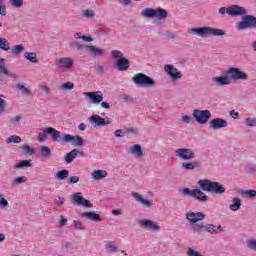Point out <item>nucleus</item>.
Wrapping results in <instances>:
<instances>
[{"mask_svg":"<svg viewBox=\"0 0 256 256\" xmlns=\"http://www.w3.org/2000/svg\"><path fill=\"white\" fill-rule=\"evenodd\" d=\"M189 35H196L201 39H207L208 37H223L225 32L219 28L211 26H204L199 28H191L188 30Z\"/></svg>","mask_w":256,"mask_h":256,"instance_id":"obj_1","label":"nucleus"},{"mask_svg":"<svg viewBox=\"0 0 256 256\" xmlns=\"http://www.w3.org/2000/svg\"><path fill=\"white\" fill-rule=\"evenodd\" d=\"M198 186L202 191L212 193V195H223L225 193V186L219 182L202 179L198 181Z\"/></svg>","mask_w":256,"mask_h":256,"instance_id":"obj_2","label":"nucleus"},{"mask_svg":"<svg viewBox=\"0 0 256 256\" xmlns=\"http://www.w3.org/2000/svg\"><path fill=\"white\" fill-rule=\"evenodd\" d=\"M132 81L136 87H140L142 89H153L157 87V82L144 73H137L133 76Z\"/></svg>","mask_w":256,"mask_h":256,"instance_id":"obj_3","label":"nucleus"},{"mask_svg":"<svg viewBox=\"0 0 256 256\" xmlns=\"http://www.w3.org/2000/svg\"><path fill=\"white\" fill-rule=\"evenodd\" d=\"M111 57L113 59H117L115 62V67L118 69V71H127V69L131 67V62L124 57L123 52L119 50H112Z\"/></svg>","mask_w":256,"mask_h":256,"instance_id":"obj_4","label":"nucleus"},{"mask_svg":"<svg viewBox=\"0 0 256 256\" xmlns=\"http://www.w3.org/2000/svg\"><path fill=\"white\" fill-rule=\"evenodd\" d=\"M142 17L146 19H158V21H163L168 16L167 10L163 8H145L141 12Z\"/></svg>","mask_w":256,"mask_h":256,"instance_id":"obj_5","label":"nucleus"},{"mask_svg":"<svg viewBox=\"0 0 256 256\" xmlns=\"http://www.w3.org/2000/svg\"><path fill=\"white\" fill-rule=\"evenodd\" d=\"M181 193L184 197H193V199L199 203H207V201H209V196H207V194H205V192L201 191L199 188L192 190L189 188H184L181 190Z\"/></svg>","mask_w":256,"mask_h":256,"instance_id":"obj_6","label":"nucleus"},{"mask_svg":"<svg viewBox=\"0 0 256 256\" xmlns=\"http://www.w3.org/2000/svg\"><path fill=\"white\" fill-rule=\"evenodd\" d=\"M226 75H228L230 83H233V81H249V74L241 68L229 67L226 70Z\"/></svg>","mask_w":256,"mask_h":256,"instance_id":"obj_7","label":"nucleus"},{"mask_svg":"<svg viewBox=\"0 0 256 256\" xmlns=\"http://www.w3.org/2000/svg\"><path fill=\"white\" fill-rule=\"evenodd\" d=\"M47 135H50L53 141H58V143L61 142V132L52 127H47L43 132H40L38 134V141H40V143H45V141H47Z\"/></svg>","mask_w":256,"mask_h":256,"instance_id":"obj_8","label":"nucleus"},{"mask_svg":"<svg viewBox=\"0 0 256 256\" xmlns=\"http://www.w3.org/2000/svg\"><path fill=\"white\" fill-rule=\"evenodd\" d=\"M238 31H245L247 29H256V18L253 15L242 16V21L236 24Z\"/></svg>","mask_w":256,"mask_h":256,"instance_id":"obj_9","label":"nucleus"},{"mask_svg":"<svg viewBox=\"0 0 256 256\" xmlns=\"http://www.w3.org/2000/svg\"><path fill=\"white\" fill-rule=\"evenodd\" d=\"M211 115L210 110L194 109L192 112V117L195 118L198 125H207V123H209V119H211Z\"/></svg>","mask_w":256,"mask_h":256,"instance_id":"obj_10","label":"nucleus"},{"mask_svg":"<svg viewBox=\"0 0 256 256\" xmlns=\"http://www.w3.org/2000/svg\"><path fill=\"white\" fill-rule=\"evenodd\" d=\"M175 157L180 159V161H193L197 155L195 150L191 148H178L174 151Z\"/></svg>","mask_w":256,"mask_h":256,"instance_id":"obj_11","label":"nucleus"},{"mask_svg":"<svg viewBox=\"0 0 256 256\" xmlns=\"http://www.w3.org/2000/svg\"><path fill=\"white\" fill-rule=\"evenodd\" d=\"M164 71L166 74H168L170 76L172 83H175V82L183 79V74L173 64L164 65Z\"/></svg>","mask_w":256,"mask_h":256,"instance_id":"obj_12","label":"nucleus"},{"mask_svg":"<svg viewBox=\"0 0 256 256\" xmlns=\"http://www.w3.org/2000/svg\"><path fill=\"white\" fill-rule=\"evenodd\" d=\"M61 143H71L74 147H83L84 141L81 136H73L71 134H64L63 137L60 136Z\"/></svg>","mask_w":256,"mask_h":256,"instance_id":"obj_13","label":"nucleus"},{"mask_svg":"<svg viewBox=\"0 0 256 256\" xmlns=\"http://www.w3.org/2000/svg\"><path fill=\"white\" fill-rule=\"evenodd\" d=\"M83 96L86 101H88V103H92V105H99L103 101V92L101 91L84 92Z\"/></svg>","mask_w":256,"mask_h":256,"instance_id":"obj_14","label":"nucleus"},{"mask_svg":"<svg viewBox=\"0 0 256 256\" xmlns=\"http://www.w3.org/2000/svg\"><path fill=\"white\" fill-rule=\"evenodd\" d=\"M205 217H207V215L203 212L188 211L185 213V219L190 225H195V223H199V221H204Z\"/></svg>","mask_w":256,"mask_h":256,"instance_id":"obj_15","label":"nucleus"},{"mask_svg":"<svg viewBox=\"0 0 256 256\" xmlns=\"http://www.w3.org/2000/svg\"><path fill=\"white\" fill-rule=\"evenodd\" d=\"M89 121L93 127H105L107 125H111L113 120L109 117L102 118L101 116L94 114L89 118Z\"/></svg>","mask_w":256,"mask_h":256,"instance_id":"obj_16","label":"nucleus"},{"mask_svg":"<svg viewBox=\"0 0 256 256\" xmlns=\"http://www.w3.org/2000/svg\"><path fill=\"white\" fill-rule=\"evenodd\" d=\"M139 225L142 229L146 231H151L152 233H157L161 231V226L157 224V222L149 219H144L139 221Z\"/></svg>","mask_w":256,"mask_h":256,"instance_id":"obj_17","label":"nucleus"},{"mask_svg":"<svg viewBox=\"0 0 256 256\" xmlns=\"http://www.w3.org/2000/svg\"><path fill=\"white\" fill-rule=\"evenodd\" d=\"M72 203L73 205H78V207H93V204L87 199L83 197L81 192H75L72 196Z\"/></svg>","mask_w":256,"mask_h":256,"instance_id":"obj_18","label":"nucleus"},{"mask_svg":"<svg viewBox=\"0 0 256 256\" xmlns=\"http://www.w3.org/2000/svg\"><path fill=\"white\" fill-rule=\"evenodd\" d=\"M84 48L92 59H97V57H105V55H107V51H105V49L95 45H86Z\"/></svg>","mask_w":256,"mask_h":256,"instance_id":"obj_19","label":"nucleus"},{"mask_svg":"<svg viewBox=\"0 0 256 256\" xmlns=\"http://www.w3.org/2000/svg\"><path fill=\"white\" fill-rule=\"evenodd\" d=\"M55 63L61 71H70V69H73V58L71 57L58 58Z\"/></svg>","mask_w":256,"mask_h":256,"instance_id":"obj_20","label":"nucleus"},{"mask_svg":"<svg viewBox=\"0 0 256 256\" xmlns=\"http://www.w3.org/2000/svg\"><path fill=\"white\" fill-rule=\"evenodd\" d=\"M228 15L230 17H243L247 15V9L239 5L228 6Z\"/></svg>","mask_w":256,"mask_h":256,"instance_id":"obj_21","label":"nucleus"},{"mask_svg":"<svg viewBox=\"0 0 256 256\" xmlns=\"http://www.w3.org/2000/svg\"><path fill=\"white\" fill-rule=\"evenodd\" d=\"M131 196L133 197L136 203L142 205V207H146L147 209H151L153 207V201L143 197L139 192H132Z\"/></svg>","mask_w":256,"mask_h":256,"instance_id":"obj_22","label":"nucleus"},{"mask_svg":"<svg viewBox=\"0 0 256 256\" xmlns=\"http://www.w3.org/2000/svg\"><path fill=\"white\" fill-rule=\"evenodd\" d=\"M229 127V122L223 118H214L210 121V128L213 131H218V129H227Z\"/></svg>","mask_w":256,"mask_h":256,"instance_id":"obj_23","label":"nucleus"},{"mask_svg":"<svg viewBox=\"0 0 256 256\" xmlns=\"http://www.w3.org/2000/svg\"><path fill=\"white\" fill-rule=\"evenodd\" d=\"M212 81L216 87H225L227 85H231V78L229 75L226 76H216L212 78Z\"/></svg>","mask_w":256,"mask_h":256,"instance_id":"obj_24","label":"nucleus"},{"mask_svg":"<svg viewBox=\"0 0 256 256\" xmlns=\"http://www.w3.org/2000/svg\"><path fill=\"white\" fill-rule=\"evenodd\" d=\"M109 175L107 170L103 169H96L93 170L91 173V177L93 181H102V179H106V177Z\"/></svg>","mask_w":256,"mask_h":256,"instance_id":"obj_25","label":"nucleus"},{"mask_svg":"<svg viewBox=\"0 0 256 256\" xmlns=\"http://www.w3.org/2000/svg\"><path fill=\"white\" fill-rule=\"evenodd\" d=\"M200 166L199 161L183 162L182 169L184 171H195Z\"/></svg>","mask_w":256,"mask_h":256,"instance_id":"obj_26","label":"nucleus"},{"mask_svg":"<svg viewBox=\"0 0 256 256\" xmlns=\"http://www.w3.org/2000/svg\"><path fill=\"white\" fill-rule=\"evenodd\" d=\"M81 217L85 219H89L90 221H101V216L93 211L91 212H83L80 214Z\"/></svg>","mask_w":256,"mask_h":256,"instance_id":"obj_27","label":"nucleus"},{"mask_svg":"<svg viewBox=\"0 0 256 256\" xmlns=\"http://www.w3.org/2000/svg\"><path fill=\"white\" fill-rule=\"evenodd\" d=\"M230 211H239L241 209V198L234 197L232 199V203L229 206Z\"/></svg>","mask_w":256,"mask_h":256,"instance_id":"obj_28","label":"nucleus"},{"mask_svg":"<svg viewBox=\"0 0 256 256\" xmlns=\"http://www.w3.org/2000/svg\"><path fill=\"white\" fill-rule=\"evenodd\" d=\"M10 51L11 55H13L14 57H19V55H21V52L25 51V46H23L22 44H17L10 48Z\"/></svg>","mask_w":256,"mask_h":256,"instance_id":"obj_29","label":"nucleus"},{"mask_svg":"<svg viewBox=\"0 0 256 256\" xmlns=\"http://www.w3.org/2000/svg\"><path fill=\"white\" fill-rule=\"evenodd\" d=\"M24 59H26L30 63H39V58L37 57V53L35 52H25Z\"/></svg>","mask_w":256,"mask_h":256,"instance_id":"obj_30","label":"nucleus"},{"mask_svg":"<svg viewBox=\"0 0 256 256\" xmlns=\"http://www.w3.org/2000/svg\"><path fill=\"white\" fill-rule=\"evenodd\" d=\"M131 155L134 157H143V149H141V145L136 144L130 148Z\"/></svg>","mask_w":256,"mask_h":256,"instance_id":"obj_31","label":"nucleus"},{"mask_svg":"<svg viewBox=\"0 0 256 256\" xmlns=\"http://www.w3.org/2000/svg\"><path fill=\"white\" fill-rule=\"evenodd\" d=\"M78 155H79V150L73 149L72 151L66 154L65 156L66 163H73V161Z\"/></svg>","mask_w":256,"mask_h":256,"instance_id":"obj_32","label":"nucleus"},{"mask_svg":"<svg viewBox=\"0 0 256 256\" xmlns=\"http://www.w3.org/2000/svg\"><path fill=\"white\" fill-rule=\"evenodd\" d=\"M58 89L60 91H73V89H75V83L71 81L64 82L58 87Z\"/></svg>","mask_w":256,"mask_h":256,"instance_id":"obj_33","label":"nucleus"},{"mask_svg":"<svg viewBox=\"0 0 256 256\" xmlns=\"http://www.w3.org/2000/svg\"><path fill=\"white\" fill-rule=\"evenodd\" d=\"M204 231H206V233H210V235H217L219 233L215 224H204Z\"/></svg>","mask_w":256,"mask_h":256,"instance_id":"obj_34","label":"nucleus"},{"mask_svg":"<svg viewBox=\"0 0 256 256\" xmlns=\"http://www.w3.org/2000/svg\"><path fill=\"white\" fill-rule=\"evenodd\" d=\"M241 195L244 199H255L256 197V190L249 189V190H243L241 192Z\"/></svg>","mask_w":256,"mask_h":256,"instance_id":"obj_35","label":"nucleus"},{"mask_svg":"<svg viewBox=\"0 0 256 256\" xmlns=\"http://www.w3.org/2000/svg\"><path fill=\"white\" fill-rule=\"evenodd\" d=\"M193 233H203L205 231V224L204 223H195L191 224Z\"/></svg>","mask_w":256,"mask_h":256,"instance_id":"obj_36","label":"nucleus"},{"mask_svg":"<svg viewBox=\"0 0 256 256\" xmlns=\"http://www.w3.org/2000/svg\"><path fill=\"white\" fill-rule=\"evenodd\" d=\"M193 233H203L205 231V224L204 223H195L191 224Z\"/></svg>","mask_w":256,"mask_h":256,"instance_id":"obj_37","label":"nucleus"},{"mask_svg":"<svg viewBox=\"0 0 256 256\" xmlns=\"http://www.w3.org/2000/svg\"><path fill=\"white\" fill-rule=\"evenodd\" d=\"M0 50L1 51H11V44L7 39L0 38Z\"/></svg>","mask_w":256,"mask_h":256,"instance_id":"obj_38","label":"nucleus"},{"mask_svg":"<svg viewBox=\"0 0 256 256\" xmlns=\"http://www.w3.org/2000/svg\"><path fill=\"white\" fill-rule=\"evenodd\" d=\"M68 177H69V170H66V169L58 171L55 175V178L58 179V181H63Z\"/></svg>","mask_w":256,"mask_h":256,"instance_id":"obj_39","label":"nucleus"},{"mask_svg":"<svg viewBox=\"0 0 256 256\" xmlns=\"http://www.w3.org/2000/svg\"><path fill=\"white\" fill-rule=\"evenodd\" d=\"M12 183L15 187H19V185H23V183H27V177L25 176L16 177L13 179Z\"/></svg>","mask_w":256,"mask_h":256,"instance_id":"obj_40","label":"nucleus"},{"mask_svg":"<svg viewBox=\"0 0 256 256\" xmlns=\"http://www.w3.org/2000/svg\"><path fill=\"white\" fill-rule=\"evenodd\" d=\"M0 72L4 75H9L10 77H15L13 74H9V70H7V67H5V59H0Z\"/></svg>","mask_w":256,"mask_h":256,"instance_id":"obj_41","label":"nucleus"},{"mask_svg":"<svg viewBox=\"0 0 256 256\" xmlns=\"http://www.w3.org/2000/svg\"><path fill=\"white\" fill-rule=\"evenodd\" d=\"M40 155L41 157H51V149L47 146H41Z\"/></svg>","mask_w":256,"mask_h":256,"instance_id":"obj_42","label":"nucleus"},{"mask_svg":"<svg viewBox=\"0 0 256 256\" xmlns=\"http://www.w3.org/2000/svg\"><path fill=\"white\" fill-rule=\"evenodd\" d=\"M23 155H33L35 153V148L25 144L22 147Z\"/></svg>","mask_w":256,"mask_h":256,"instance_id":"obj_43","label":"nucleus"},{"mask_svg":"<svg viewBox=\"0 0 256 256\" xmlns=\"http://www.w3.org/2000/svg\"><path fill=\"white\" fill-rule=\"evenodd\" d=\"M17 89H19L23 95H31V90H29L25 84H17Z\"/></svg>","mask_w":256,"mask_h":256,"instance_id":"obj_44","label":"nucleus"},{"mask_svg":"<svg viewBox=\"0 0 256 256\" xmlns=\"http://www.w3.org/2000/svg\"><path fill=\"white\" fill-rule=\"evenodd\" d=\"M73 226H74V229L79 231H84L85 229V224H83L81 220H73Z\"/></svg>","mask_w":256,"mask_h":256,"instance_id":"obj_45","label":"nucleus"},{"mask_svg":"<svg viewBox=\"0 0 256 256\" xmlns=\"http://www.w3.org/2000/svg\"><path fill=\"white\" fill-rule=\"evenodd\" d=\"M23 167H31L30 160H22L18 165L15 166V169H23Z\"/></svg>","mask_w":256,"mask_h":256,"instance_id":"obj_46","label":"nucleus"},{"mask_svg":"<svg viewBox=\"0 0 256 256\" xmlns=\"http://www.w3.org/2000/svg\"><path fill=\"white\" fill-rule=\"evenodd\" d=\"M10 5L12 7H15V9H21L23 7V0H8Z\"/></svg>","mask_w":256,"mask_h":256,"instance_id":"obj_47","label":"nucleus"},{"mask_svg":"<svg viewBox=\"0 0 256 256\" xmlns=\"http://www.w3.org/2000/svg\"><path fill=\"white\" fill-rule=\"evenodd\" d=\"M246 246L248 249H250L251 251H256V240L253 239H248L246 241Z\"/></svg>","mask_w":256,"mask_h":256,"instance_id":"obj_48","label":"nucleus"},{"mask_svg":"<svg viewBox=\"0 0 256 256\" xmlns=\"http://www.w3.org/2000/svg\"><path fill=\"white\" fill-rule=\"evenodd\" d=\"M21 141V138L17 135H12L7 138L6 143L9 145L11 143H19Z\"/></svg>","mask_w":256,"mask_h":256,"instance_id":"obj_49","label":"nucleus"},{"mask_svg":"<svg viewBox=\"0 0 256 256\" xmlns=\"http://www.w3.org/2000/svg\"><path fill=\"white\" fill-rule=\"evenodd\" d=\"M0 97H5V96L0 94ZM6 107H7V102L5 101V99L0 98V115H3V113H5Z\"/></svg>","mask_w":256,"mask_h":256,"instance_id":"obj_50","label":"nucleus"},{"mask_svg":"<svg viewBox=\"0 0 256 256\" xmlns=\"http://www.w3.org/2000/svg\"><path fill=\"white\" fill-rule=\"evenodd\" d=\"M244 123L247 127H256V118H246Z\"/></svg>","mask_w":256,"mask_h":256,"instance_id":"obj_51","label":"nucleus"},{"mask_svg":"<svg viewBox=\"0 0 256 256\" xmlns=\"http://www.w3.org/2000/svg\"><path fill=\"white\" fill-rule=\"evenodd\" d=\"M9 207V201L3 198V194L0 193V209H7Z\"/></svg>","mask_w":256,"mask_h":256,"instance_id":"obj_52","label":"nucleus"},{"mask_svg":"<svg viewBox=\"0 0 256 256\" xmlns=\"http://www.w3.org/2000/svg\"><path fill=\"white\" fill-rule=\"evenodd\" d=\"M83 16L86 17L87 19H93L95 17V11H93V10H84L83 11Z\"/></svg>","mask_w":256,"mask_h":256,"instance_id":"obj_53","label":"nucleus"},{"mask_svg":"<svg viewBox=\"0 0 256 256\" xmlns=\"http://www.w3.org/2000/svg\"><path fill=\"white\" fill-rule=\"evenodd\" d=\"M0 15L5 17L7 15V6L3 3V0L0 1Z\"/></svg>","mask_w":256,"mask_h":256,"instance_id":"obj_54","label":"nucleus"},{"mask_svg":"<svg viewBox=\"0 0 256 256\" xmlns=\"http://www.w3.org/2000/svg\"><path fill=\"white\" fill-rule=\"evenodd\" d=\"M186 255L187 256H203L201 253L197 252V250H194L193 248H188Z\"/></svg>","mask_w":256,"mask_h":256,"instance_id":"obj_55","label":"nucleus"},{"mask_svg":"<svg viewBox=\"0 0 256 256\" xmlns=\"http://www.w3.org/2000/svg\"><path fill=\"white\" fill-rule=\"evenodd\" d=\"M181 123H191L193 121V118L190 115H182L180 118Z\"/></svg>","mask_w":256,"mask_h":256,"instance_id":"obj_56","label":"nucleus"},{"mask_svg":"<svg viewBox=\"0 0 256 256\" xmlns=\"http://www.w3.org/2000/svg\"><path fill=\"white\" fill-rule=\"evenodd\" d=\"M40 89L43 93H46V95H48V93H51V89L47 84H41Z\"/></svg>","mask_w":256,"mask_h":256,"instance_id":"obj_57","label":"nucleus"},{"mask_svg":"<svg viewBox=\"0 0 256 256\" xmlns=\"http://www.w3.org/2000/svg\"><path fill=\"white\" fill-rule=\"evenodd\" d=\"M219 15H221L223 17V15L227 14L229 15V7H221L218 10Z\"/></svg>","mask_w":256,"mask_h":256,"instance_id":"obj_58","label":"nucleus"},{"mask_svg":"<svg viewBox=\"0 0 256 256\" xmlns=\"http://www.w3.org/2000/svg\"><path fill=\"white\" fill-rule=\"evenodd\" d=\"M67 218L65 216H60L59 227H65L67 225Z\"/></svg>","mask_w":256,"mask_h":256,"instance_id":"obj_59","label":"nucleus"},{"mask_svg":"<svg viewBox=\"0 0 256 256\" xmlns=\"http://www.w3.org/2000/svg\"><path fill=\"white\" fill-rule=\"evenodd\" d=\"M246 173H256V166L251 164L246 166Z\"/></svg>","mask_w":256,"mask_h":256,"instance_id":"obj_60","label":"nucleus"},{"mask_svg":"<svg viewBox=\"0 0 256 256\" xmlns=\"http://www.w3.org/2000/svg\"><path fill=\"white\" fill-rule=\"evenodd\" d=\"M229 115L232 119H239V112L235 111V110H231L229 112Z\"/></svg>","mask_w":256,"mask_h":256,"instance_id":"obj_61","label":"nucleus"},{"mask_svg":"<svg viewBox=\"0 0 256 256\" xmlns=\"http://www.w3.org/2000/svg\"><path fill=\"white\" fill-rule=\"evenodd\" d=\"M125 135V131L123 129H118L114 132L115 137H123Z\"/></svg>","mask_w":256,"mask_h":256,"instance_id":"obj_62","label":"nucleus"},{"mask_svg":"<svg viewBox=\"0 0 256 256\" xmlns=\"http://www.w3.org/2000/svg\"><path fill=\"white\" fill-rule=\"evenodd\" d=\"M69 183L73 184V183H79V176H71L69 178Z\"/></svg>","mask_w":256,"mask_h":256,"instance_id":"obj_63","label":"nucleus"},{"mask_svg":"<svg viewBox=\"0 0 256 256\" xmlns=\"http://www.w3.org/2000/svg\"><path fill=\"white\" fill-rule=\"evenodd\" d=\"M64 204H65V197L59 196V197H58L57 205H58L59 207H62Z\"/></svg>","mask_w":256,"mask_h":256,"instance_id":"obj_64","label":"nucleus"}]
</instances>
